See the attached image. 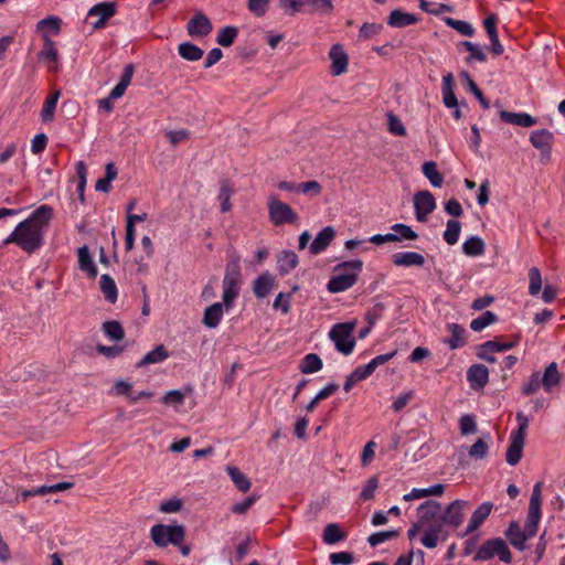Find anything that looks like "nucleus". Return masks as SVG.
Here are the masks:
<instances>
[{
  "instance_id": "obj_1",
  "label": "nucleus",
  "mask_w": 565,
  "mask_h": 565,
  "mask_svg": "<svg viewBox=\"0 0 565 565\" xmlns=\"http://www.w3.org/2000/svg\"><path fill=\"white\" fill-rule=\"evenodd\" d=\"M54 216L50 205L43 204L36 207L24 221L4 238L3 244H15L21 250L31 255L44 245L45 234Z\"/></svg>"
},
{
  "instance_id": "obj_2",
  "label": "nucleus",
  "mask_w": 565,
  "mask_h": 565,
  "mask_svg": "<svg viewBox=\"0 0 565 565\" xmlns=\"http://www.w3.org/2000/svg\"><path fill=\"white\" fill-rule=\"evenodd\" d=\"M542 487L543 483L541 481L536 482L533 487L524 530L521 529L519 522L512 521L504 531L509 543L519 551H524L526 548V541L534 537L537 533L541 520Z\"/></svg>"
},
{
  "instance_id": "obj_3",
  "label": "nucleus",
  "mask_w": 565,
  "mask_h": 565,
  "mask_svg": "<svg viewBox=\"0 0 565 565\" xmlns=\"http://www.w3.org/2000/svg\"><path fill=\"white\" fill-rule=\"evenodd\" d=\"M363 263L360 259L342 262L333 268L327 289L331 294L348 290L358 281V275L362 270Z\"/></svg>"
},
{
  "instance_id": "obj_4",
  "label": "nucleus",
  "mask_w": 565,
  "mask_h": 565,
  "mask_svg": "<svg viewBox=\"0 0 565 565\" xmlns=\"http://www.w3.org/2000/svg\"><path fill=\"white\" fill-rule=\"evenodd\" d=\"M242 280L239 257L233 256L226 264L224 278L222 281L223 303L230 309L239 294V285Z\"/></svg>"
},
{
  "instance_id": "obj_5",
  "label": "nucleus",
  "mask_w": 565,
  "mask_h": 565,
  "mask_svg": "<svg viewBox=\"0 0 565 565\" xmlns=\"http://www.w3.org/2000/svg\"><path fill=\"white\" fill-rule=\"evenodd\" d=\"M152 542L159 547L169 544L180 546L185 537V529L180 524H154L150 529Z\"/></svg>"
},
{
  "instance_id": "obj_6",
  "label": "nucleus",
  "mask_w": 565,
  "mask_h": 565,
  "mask_svg": "<svg viewBox=\"0 0 565 565\" xmlns=\"http://www.w3.org/2000/svg\"><path fill=\"white\" fill-rule=\"evenodd\" d=\"M498 556V558L510 564L512 562V553L509 550L508 544L501 537H494L487 540L477 551L473 556L475 561H489Z\"/></svg>"
},
{
  "instance_id": "obj_7",
  "label": "nucleus",
  "mask_w": 565,
  "mask_h": 565,
  "mask_svg": "<svg viewBox=\"0 0 565 565\" xmlns=\"http://www.w3.org/2000/svg\"><path fill=\"white\" fill-rule=\"evenodd\" d=\"M354 327V322L337 323L329 333L330 339L334 342L335 349L345 355L352 353L355 347V340L352 337Z\"/></svg>"
},
{
  "instance_id": "obj_8",
  "label": "nucleus",
  "mask_w": 565,
  "mask_h": 565,
  "mask_svg": "<svg viewBox=\"0 0 565 565\" xmlns=\"http://www.w3.org/2000/svg\"><path fill=\"white\" fill-rule=\"evenodd\" d=\"M267 206L269 220L275 226H280L286 223L292 224L298 218V215L292 207L289 204L281 202L276 195H270L268 198Z\"/></svg>"
},
{
  "instance_id": "obj_9",
  "label": "nucleus",
  "mask_w": 565,
  "mask_h": 565,
  "mask_svg": "<svg viewBox=\"0 0 565 565\" xmlns=\"http://www.w3.org/2000/svg\"><path fill=\"white\" fill-rule=\"evenodd\" d=\"M468 508L469 502L466 500L457 499L452 501L445 509L441 515V522L439 524H443V527L449 526L454 530H457L459 526L462 525L465 521L466 511L468 510Z\"/></svg>"
},
{
  "instance_id": "obj_10",
  "label": "nucleus",
  "mask_w": 565,
  "mask_h": 565,
  "mask_svg": "<svg viewBox=\"0 0 565 565\" xmlns=\"http://www.w3.org/2000/svg\"><path fill=\"white\" fill-rule=\"evenodd\" d=\"M414 207L417 221L426 222L428 215L436 209L434 195L427 190L418 191L414 195Z\"/></svg>"
},
{
  "instance_id": "obj_11",
  "label": "nucleus",
  "mask_w": 565,
  "mask_h": 565,
  "mask_svg": "<svg viewBox=\"0 0 565 565\" xmlns=\"http://www.w3.org/2000/svg\"><path fill=\"white\" fill-rule=\"evenodd\" d=\"M43 49L39 52L38 57L47 64L50 72H57L60 68L58 64V51L54 41L46 34L43 33Z\"/></svg>"
},
{
  "instance_id": "obj_12",
  "label": "nucleus",
  "mask_w": 565,
  "mask_h": 565,
  "mask_svg": "<svg viewBox=\"0 0 565 565\" xmlns=\"http://www.w3.org/2000/svg\"><path fill=\"white\" fill-rule=\"evenodd\" d=\"M212 29L210 19L202 12L194 13L186 24L190 36L204 38L211 33Z\"/></svg>"
},
{
  "instance_id": "obj_13",
  "label": "nucleus",
  "mask_w": 565,
  "mask_h": 565,
  "mask_svg": "<svg viewBox=\"0 0 565 565\" xmlns=\"http://www.w3.org/2000/svg\"><path fill=\"white\" fill-rule=\"evenodd\" d=\"M116 13V6L113 2H100L89 9L87 18H97L93 22L94 29H99L105 25V22L113 18Z\"/></svg>"
},
{
  "instance_id": "obj_14",
  "label": "nucleus",
  "mask_w": 565,
  "mask_h": 565,
  "mask_svg": "<svg viewBox=\"0 0 565 565\" xmlns=\"http://www.w3.org/2000/svg\"><path fill=\"white\" fill-rule=\"evenodd\" d=\"M493 509V504L491 502L481 503L471 514L467 527L463 533L460 534L461 537L475 532L479 529V526L487 520Z\"/></svg>"
},
{
  "instance_id": "obj_15",
  "label": "nucleus",
  "mask_w": 565,
  "mask_h": 565,
  "mask_svg": "<svg viewBox=\"0 0 565 565\" xmlns=\"http://www.w3.org/2000/svg\"><path fill=\"white\" fill-rule=\"evenodd\" d=\"M329 57L331 60L330 71L332 75L339 76L347 72L348 55L340 44H334L331 46Z\"/></svg>"
},
{
  "instance_id": "obj_16",
  "label": "nucleus",
  "mask_w": 565,
  "mask_h": 565,
  "mask_svg": "<svg viewBox=\"0 0 565 565\" xmlns=\"http://www.w3.org/2000/svg\"><path fill=\"white\" fill-rule=\"evenodd\" d=\"M418 522L424 526L429 525L440 515L441 504L435 500H427L417 508Z\"/></svg>"
},
{
  "instance_id": "obj_17",
  "label": "nucleus",
  "mask_w": 565,
  "mask_h": 565,
  "mask_svg": "<svg viewBox=\"0 0 565 565\" xmlns=\"http://www.w3.org/2000/svg\"><path fill=\"white\" fill-rule=\"evenodd\" d=\"M277 286L274 275L265 271L253 281V292L257 298H265Z\"/></svg>"
},
{
  "instance_id": "obj_18",
  "label": "nucleus",
  "mask_w": 565,
  "mask_h": 565,
  "mask_svg": "<svg viewBox=\"0 0 565 565\" xmlns=\"http://www.w3.org/2000/svg\"><path fill=\"white\" fill-rule=\"evenodd\" d=\"M499 115L503 122L519 127L527 128L537 124V118L533 117L527 113H512L508 110H500Z\"/></svg>"
},
{
  "instance_id": "obj_19",
  "label": "nucleus",
  "mask_w": 565,
  "mask_h": 565,
  "mask_svg": "<svg viewBox=\"0 0 565 565\" xmlns=\"http://www.w3.org/2000/svg\"><path fill=\"white\" fill-rule=\"evenodd\" d=\"M392 263L397 267H422L425 257L416 252H398L392 255Z\"/></svg>"
},
{
  "instance_id": "obj_20",
  "label": "nucleus",
  "mask_w": 565,
  "mask_h": 565,
  "mask_svg": "<svg viewBox=\"0 0 565 565\" xmlns=\"http://www.w3.org/2000/svg\"><path fill=\"white\" fill-rule=\"evenodd\" d=\"M467 379L470 383L471 388H483L488 383L489 371L482 364H473L467 371Z\"/></svg>"
},
{
  "instance_id": "obj_21",
  "label": "nucleus",
  "mask_w": 565,
  "mask_h": 565,
  "mask_svg": "<svg viewBox=\"0 0 565 565\" xmlns=\"http://www.w3.org/2000/svg\"><path fill=\"white\" fill-rule=\"evenodd\" d=\"M335 231L331 226L322 228L315 237L313 242L309 246V250L312 255H318L323 252L333 241Z\"/></svg>"
},
{
  "instance_id": "obj_22",
  "label": "nucleus",
  "mask_w": 565,
  "mask_h": 565,
  "mask_svg": "<svg viewBox=\"0 0 565 565\" xmlns=\"http://www.w3.org/2000/svg\"><path fill=\"white\" fill-rule=\"evenodd\" d=\"M530 142L543 153H550L553 142V134L547 129H539L531 132Z\"/></svg>"
},
{
  "instance_id": "obj_23",
  "label": "nucleus",
  "mask_w": 565,
  "mask_h": 565,
  "mask_svg": "<svg viewBox=\"0 0 565 565\" xmlns=\"http://www.w3.org/2000/svg\"><path fill=\"white\" fill-rule=\"evenodd\" d=\"M78 258V267L82 271H85L87 276L92 279L97 276V267L90 256L89 249L87 246H82L77 250Z\"/></svg>"
},
{
  "instance_id": "obj_24",
  "label": "nucleus",
  "mask_w": 565,
  "mask_h": 565,
  "mask_svg": "<svg viewBox=\"0 0 565 565\" xmlns=\"http://www.w3.org/2000/svg\"><path fill=\"white\" fill-rule=\"evenodd\" d=\"M440 539L445 541L447 535H443V524H435L424 530L420 543L427 548H435Z\"/></svg>"
},
{
  "instance_id": "obj_25",
  "label": "nucleus",
  "mask_w": 565,
  "mask_h": 565,
  "mask_svg": "<svg viewBox=\"0 0 565 565\" xmlns=\"http://www.w3.org/2000/svg\"><path fill=\"white\" fill-rule=\"evenodd\" d=\"M524 438L520 436L510 437V445L507 450L505 460L509 465L515 466L522 458Z\"/></svg>"
},
{
  "instance_id": "obj_26",
  "label": "nucleus",
  "mask_w": 565,
  "mask_h": 565,
  "mask_svg": "<svg viewBox=\"0 0 565 565\" xmlns=\"http://www.w3.org/2000/svg\"><path fill=\"white\" fill-rule=\"evenodd\" d=\"M223 307V302H215L204 310L203 323L207 328H216L220 324L224 313Z\"/></svg>"
},
{
  "instance_id": "obj_27",
  "label": "nucleus",
  "mask_w": 565,
  "mask_h": 565,
  "mask_svg": "<svg viewBox=\"0 0 565 565\" xmlns=\"http://www.w3.org/2000/svg\"><path fill=\"white\" fill-rule=\"evenodd\" d=\"M418 18L413 13H407L402 10H393L387 19L388 25L393 28H405L417 23Z\"/></svg>"
},
{
  "instance_id": "obj_28",
  "label": "nucleus",
  "mask_w": 565,
  "mask_h": 565,
  "mask_svg": "<svg viewBox=\"0 0 565 565\" xmlns=\"http://www.w3.org/2000/svg\"><path fill=\"white\" fill-rule=\"evenodd\" d=\"M169 358V352L163 344L157 345L153 350L148 352L138 363L137 367H142L149 364H157L166 361Z\"/></svg>"
},
{
  "instance_id": "obj_29",
  "label": "nucleus",
  "mask_w": 565,
  "mask_h": 565,
  "mask_svg": "<svg viewBox=\"0 0 565 565\" xmlns=\"http://www.w3.org/2000/svg\"><path fill=\"white\" fill-rule=\"evenodd\" d=\"M541 381L542 386L546 392L552 391L553 387L559 384L561 374L557 370V364L555 362H552L550 365L546 366Z\"/></svg>"
},
{
  "instance_id": "obj_30",
  "label": "nucleus",
  "mask_w": 565,
  "mask_h": 565,
  "mask_svg": "<svg viewBox=\"0 0 565 565\" xmlns=\"http://www.w3.org/2000/svg\"><path fill=\"white\" fill-rule=\"evenodd\" d=\"M179 55L190 62H196L204 55V51L191 42H182L178 46Z\"/></svg>"
},
{
  "instance_id": "obj_31",
  "label": "nucleus",
  "mask_w": 565,
  "mask_h": 565,
  "mask_svg": "<svg viewBox=\"0 0 565 565\" xmlns=\"http://www.w3.org/2000/svg\"><path fill=\"white\" fill-rule=\"evenodd\" d=\"M99 285L105 299L110 303H115L118 297L115 280L109 275L104 274L100 276Z\"/></svg>"
},
{
  "instance_id": "obj_32",
  "label": "nucleus",
  "mask_w": 565,
  "mask_h": 565,
  "mask_svg": "<svg viewBox=\"0 0 565 565\" xmlns=\"http://www.w3.org/2000/svg\"><path fill=\"white\" fill-rule=\"evenodd\" d=\"M443 99L444 104L448 108H454L457 106V97L454 93V77L451 74H447L443 77Z\"/></svg>"
},
{
  "instance_id": "obj_33",
  "label": "nucleus",
  "mask_w": 565,
  "mask_h": 565,
  "mask_svg": "<svg viewBox=\"0 0 565 565\" xmlns=\"http://www.w3.org/2000/svg\"><path fill=\"white\" fill-rule=\"evenodd\" d=\"M226 471L231 480L234 482V484L239 491L247 492L250 489L252 483L249 479L237 467L227 466Z\"/></svg>"
},
{
  "instance_id": "obj_34",
  "label": "nucleus",
  "mask_w": 565,
  "mask_h": 565,
  "mask_svg": "<svg viewBox=\"0 0 565 565\" xmlns=\"http://www.w3.org/2000/svg\"><path fill=\"white\" fill-rule=\"evenodd\" d=\"M298 265V256L292 250H284L278 256V269L280 274L285 275L296 268Z\"/></svg>"
},
{
  "instance_id": "obj_35",
  "label": "nucleus",
  "mask_w": 565,
  "mask_h": 565,
  "mask_svg": "<svg viewBox=\"0 0 565 565\" xmlns=\"http://www.w3.org/2000/svg\"><path fill=\"white\" fill-rule=\"evenodd\" d=\"M447 328L451 334L450 338L446 341L448 347L452 350L463 347L466 343L465 329L457 323H449Z\"/></svg>"
},
{
  "instance_id": "obj_36",
  "label": "nucleus",
  "mask_w": 565,
  "mask_h": 565,
  "mask_svg": "<svg viewBox=\"0 0 565 565\" xmlns=\"http://www.w3.org/2000/svg\"><path fill=\"white\" fill-rule=\"evenodd\" d=\"M490 443L491 436L489 434L479 438L472 446H470L468 451L469 456L473 459H483L488 455Z\"/></svg>"
},
{
  "instance_id": "obj_37",
  "label": "nucleus",
  "mask_w": 565,
  "mask_h": 565,
  "mask_svg": "<svg viewBox=\"0 0 565 565\" xmlns=\"http://www.w3.org/2000/svg\"><path fill=\"white\" fill-rule=\"evenodd\" d=\"M422 171L429 180L433 186L440 188L444 183V177L437 170V164L434 161H427L423 164Z\"/></svg>"
},
{
  "instance_id": "obj_38",
  "label": "nucleus",
  "mask_w": 565,
  "mask_h": 565,
  "mask_svg": "<svg viewBox=\"0 0 565 565\" xmlns=\"http://www.w3.org/2000/svg\"><path fill=\"white\" fill-rule=\"evenodd\" d=\"M462 252L467 256H480L484 253V242L479 236H471L462 244Z\"/></svg>"
},
{
  "instance_id": "obj_39",
  "label": "nucleus",
  "mask_w": 565,
  "mask_h": 565,
  "mask_svg": "<svg viewBox=\"0 0 565 565\" xmlns=\"http://www.w3.org/2000/svg\"><path fill=\"white\" fill-rule=\"evenodd\" d=\"M58 98H60V92L56 90L45 99L42 110H41L42 121L50 122L53 120L54 111H55Z\"/></svg>"
},
{
  "instance_id": "obj_40",
  "label": "nucleus",
  "mask_w": 565,
  "mask_h": 565,
  "mask_svg": "<svg viewBox=\"0 0 565 565\" xmlns=\"http://www.w3.org/2000/svg\"><path fill=\"white\" fill-rule=\"evenodd\" d=\"M102 330L104 334L111 341H120L125 337L122 326L115 320L104 322Z\"/></svg>"
},
{
  "instance_id": "obj_41",
  "label": "nucleus",
  "mask_w": 565,
  "mask_h": 565,
  "mask_svg": "<svg viewBox=\"0 0 565 565\" xmlns=\"http://www.w3.org/2000/svg\"><path fill=\"white\" fill-rule=\"evenodd\" d=\"M234 190L228 180H223L221 182L218 200L221 201V211L223 213L230 212L232 210L231 196Z\"/></svg>"
},
{
  "instance_id": "obj_42",
  "label": "nucleus",
  "mask_w": 565,
  "mask_h": 565,
  "mask_svg": "<svg viewBox=\"0 0 565 565\" xmlns=\"http://www.w3.org/2000/svg\"><path fill=\"white\" fill-rule=\"evenodd\" d=\"M322 369V361L316 353L307 354L300 364V371L303 374H311L320 371Z\"/></svg>"
},
{
  "instance_id": "obj_43",
  "label": "nucleus",
  "mask_w": 565,
  "mask_h": 565,
  "mask_svg": "<svg viewBox=\"0 0 565 565\" xmlns=\"http://www.w3.org/2000/svg\"><path fill=\"white\" fill-rule=\"evenodd\" d=\"M345 539V534L335 523L328 524L323 530V541L327 544H335Z\"/></svg>"
},
{
  "instance_id": "obj_44",
  "label": "nucleus",
  "mask_w": 565,
  "mask_h": 565,
  "mask_svg": "<svg viewBox=\"0 0 565 565\" xmlns=\"http://www.w3.org/2000/svg\"><path fill=\"white\" fill-rule=\"evenodd\" d=\"M237 34L238 30L235 26L228 25L222 28L217 33L216 42L224 47L231 46L237 38Z\"/></svg>"
},
{
  "instance_id": "obj_45",
  "label": "nucleus",
  "mask_w": 565,
  "mask_h": 565,
  "mask_svg": "<svg viewBox=\"0 0 565 565\" xmlns=\"http://www.w3.org/2000/svg\"><path fill=\"white\" fill-rule=\"evenodd\" d=\"M498 321V317L492 311H486L480 317L470 322L471 330L476 332L482 331L488 326Z\"/></svg>"
},
{
  "instance_id": "obj_46",
  "label": "nucleus",
  "mask_w": 565,
  "mask_h": 565,
  "mask_svg": "<svg viewBox=\"0 0 565 565\" xmlns=\"http://www.w3.org/2000/svg\"><path fill=\"white\" fill-rule=\"evenodd\" d=\"M461 224L456 220H448L446 224V231L444 232V239L449 245H455L460 235Z\"/></svg>"
},
{
  "instance_id": "obj_47",
  "label": "nucleus",
  "mask_w": 565,
  "mask_h": 565,
  "mask_svg": "<svg viewBox=\"0 0 565 565\" xmlns=\"http://www.w3.org/2000/svg\"><path fill=\"white\" fill-rule=\"evenodd\" d=\"M321 192H322V186L316 180L298 183V185H297V193H302L310 198L319 196L321 194Z\"/></svg>"
},
{
  "instance_id": "obj_48",
  "label": "nucleus",
  "mask_w": 565,
  "mask_h": 565,
  "mask_svg": "<svg viewBox=\"0 0 565 565\" xmlns=\"http://www.w3.org/2000/svg\"><path fill=\"white\" fill-rule=\"evenodd\" d=\"M387 117V130L394 136L404 137L406 136V128L402 120L393 113H388Z\"/></svg>"
},
{
  "instance_id": "obj_49",
  "label": "nucleus",
  "mask_w": 565,
  "mask_h": 565,
  "mask_svg": "<svg viewBox=\"0 0 565 565\" xmlns=\"http://www.w3.org/2000/svg\"><path fill=\"white\" fill-rule=\"evenodd\" d=\"M392 231H394L397 234L398 242L415 241L418 237V234L415 231H413L411 226L403 223L394 224L392 226Z\"/></svg>"
},
{
  "instance_id": "obj_50",
  "label": "nucleus",
  "mask_w": 565,
  "mask_h": 565,
  "mask_svg": "<svg viewBox=\"0 0 565 565\" xmlns=\"http://www.w3.org/2000/svg\"><path fill=\"white\" fill-rule=\"evenodd\" d=\"M445 23L455 29L456 31H458L460 34L462 35H466V36H472L473 33H475V29L472 28V25L466 21H462V20H456V19H452V18H446L445 19Z\"/></svg>"
},
{
  "instance_id": "obj_51",
  "label": "nucleus",
  "mask_w": 565,
  "mask_h": 565,
  "mask_svg": "<svg viewBox=\"0 0 565 565\" xmlns=\"http://www.w3.org/2000/svg\"><path fill=\"white\" fill-rule=\"evenodd\" d=\"M398 535H399V532L397 530L381 531V532L371 534L367 537V542L371 546H376V545L384 543L388 540H392Z\"/></svg>"
},
{
  "instance_id": "obj_52",
  "label": "nucleus",
  "mask_w": 565,
  "mask_h": 565,
  "mask_svg": "<svg viewBox=\"0 0 565 565\" xmlns=\"http://www.w3.org/2000/svg\"><path fill=\"white\" fill-rule=\"evenodd\" d=\"M303 7L310 8V11L319 13H330L332 11V0H303Z\"/></svg>"
},
{
  "instance_id": "obj_53",
  "label": "nucleus",
  "mask_w": 565,
  "mask_h": 565,
  "mask_svg": "<svg viewBox=\"0 0 565 565\" xmlns=\"http://www.w3.org/2000/svg\"><path fill=\"white\" fill-rule=\"evenodd\" d=\"M529 279H530L529 292L532 296H536L541 291V288H542V276H541L540 269L536 267H532L529 270Z\"/></svg>"
},
{
  "instance_id": "obj_54",
  "label": "nucleus",
  "mask_w": 565,
  "mask_h": 565,
  "mask_svg": "<svg viewBox=\"0 0 565 565\" xmlns=\"http://www.w3.org/2000/svg\"><path fill=\"white\" fill-rule=\"evenodd\" d=\"M462 46L470 53V56L467 58V62H470L472 58L479 62H486L487 55L483 49L476 43L470 41L462 42Z\"/></svg>"
},
{
  "instance_id": "obj_55",
  "label": "nucleus",
  "mask_w": 565,
  "mask_h": 565,
  "mask_svg": "<svg viewBox=\"0 0 565 565\" xmlns=\"http://www.w3.org/2000/svg\"><path fill=\"white\" fill-rule=\"evenodd\" d=\"M459 429L461 435L467 436L477 431V423L473 415L466 414L459 419Z\"/></svg>"
},
{
  "instance_id": "obj_56",
  "label": "nucleus",
  "mask_w": 565,
  "mask_h": 565,
  "mask_svg": "<svg viewBox=\"0 0 565 565\" xmlns=\"http://www.w3.org/2000/svg\"><path fill=\"white\" fill-rule=\"evenodd\" d=\"M462 76L467 79V84H468L470 92L478 98L482 108L488 109L490 107V104H489L488 99L483 96L480 88L477 86L476 82L471 78V76L467 72H463Z\"/></svg>"
},
{
  "instance_id": "obj_57",
  "label": "nucleus",
  "mask_w": 565,
  "mask_h": 565,
  "mask_svg": "<svg viewBox=\"0 0 565 565\" xmlns=\"http://www.w3.org/2000/svg\"><path fill=\"white\" fill-rule=\"evenodd\" d=\"M515 345L514 342H504V343H501L497 340H490V341H487L482 344H480L479 347L483 349V351L486 352H503V351H508L510 349H512L513 347Z\"/></svg>"
},
{
  "instance_id": "obj_58",
  "label": "nucleus",
  "mask_w": 565,
  "mask_h": 565,
  "mask_svg": "<svg viewBox=\"0 0 565 565\" xmlns=\"http://www.w3.org/2000/svg\"><path fill=\"white\" fill-rule=\"evenodd\" d=\"M185 395L180 390H172L167 392L161 402L170 406H180L184 403Z\"/></svg>"
},
{
  "instance_id": "obj_59",
  "label": "nucleus",
  "mask_w": 565,
  "mask_h": 565,
  "mask_svg": "<svg viewBox=\"0 0 565 565\" xmlns=\"http://www.w3.org/2000/svg\"><path fill=\"white\" fill-rule=\"evenodd\" d=\"M131 388H132V385L129 382L124 381V380H118L111 387V393L114 395L125 396L129 402L131 394H132Z\"/></svg>"
},
{
  "instance_id": "obj_60",
  "label": "nucleus",
  "mask_w": 565,
  "mask_h": 565,
  "mask_svg": "<svg viewBox=\"0 0 565 565\" xmlns=\"http://www.w3.org/2000/svg\"><path fill=\"white\" fill-rule=\"evenodd\" d=\"M279 7L289 15L303 11V0H279Z\"/></svg>"
},
{
  "instance_id": "obj_61",
  "label": "nucleus",
  "mask_w": 565,
  "mask_h": 565,
  "mask_svg": "<svg viewBox=\"0 0 565 565\" xmlns=\"http://www.w3.org/2000/svg\"><path fill=\"white\" fill-rule=\"evenodd\" d=\"M332 565H351L353 563V554L350 552H337L329 556Z\"/></svg>"
},
{
  "instance_id": "obj_62",
  "label": "nucleus",
  "mask_w": 565,
  "mask_h": 565,
  "mask_svg": "<svg viewBox=\"0 0 565 565\" xmlns=\"http://www.w3.org/2000/svg\"><path fill=\"white\" fill-rule=\"evenodd\" d=\"M291 294L279 292L273 303L275 309H280L284 315L290 311Z\"/></svg>"
},
{
  "instance_id": "obj_63",
  "label": "nucleus",
  "mask_w": 565,
  "mask_h": 565,
  "mask_svg": "<svg viewBox=\"0 0 565 565\" xmlns=\"http://www.w3.org/2000/svg\"><path fill=\"white\" fill-rule=\"evenodd\" d=\"M379 487V479L376 477H371L367 479L365 486L363 487L361 491V499L363 500H371L374 497L375 490Z\"/></svg>"
},
{
  "instance_id": "obj_64",
  "label": "nucleus",
  "mask_w": 565,
  "mask_h": 565,
  "mask_svg": "<svg viewBox=\"0 0 565 565\" xmlns=\"http://www.w3.org/2000/svg\"><path fill=\"white\" fill-rule=\"evenodd\" d=\"M384 305L379 302L375 303L365 315V320L370 326H374L379 319L382 318L384 312Z\"/></svg>"
}]
</instances>
